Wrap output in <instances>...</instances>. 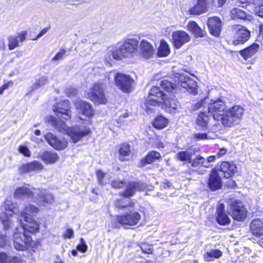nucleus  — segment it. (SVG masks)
<instances>
[{
  "label": "nucleus",
  "instance_id": "1",
  "mask_svg": "<svg viewBox=\"0 0 263 263\" xmlns=\"http://www.w3.org/2000/svg\"><path fill=\"white\" fill-rule=\"evenodd\" d=\"M53 110L58 119L49 116L47 117V121L59 132L68 135L74 143L90 134V129L86 126H75L70 128L61 120V119L67 120L71 116L70 102L68 100L61 101L57 105L53 106Z\"/></svg>",
  "mask_w": 263,
  "mask_h": 263
},
{
  "label": "nucleus",
  "instance_id": "2",
  "mask_svg": "<svg viewBox=\"0 0 263 263\" xmlns=\"http://www.w3.org/2000/svg\"><path fill=\"white\" fill-rule=\"evenodd\" d=\"M14 197L16 199H26L40 205L51 203L53 201L52 195L47 193L45 190L33 188L29 185L17 188Z\"/></svg>",
  "mask_w": 263,
  "mask_h": 263
},
{
  "label": "nucleus",
  "instance_id": "3",
  "mask_svg": "<svg viewBox=\"0 0 263 263\" xmlns=\"http://www.w3.org/2000/svg\"><path fill=\"white\" fill-rule=\"evenodd\" d=\"M139 45L137 39L131 37L126 39L119 47L109 51L112 58L121 60L123 58H130L137 53Z\"/></svg>",
  "mask_w": 263,
  "mask_h": 263
},
{
  "label": "nucleus",
  "instance_id": "4",
  "mask_svg": "<svg viewBox=\"0 0 263 263\" xmlns=\"http://www.w3.org/2000/svg\"><path fill=\"white\" fill-rule=\"evenodd\" d=\"M108 81L111 77L114 78L115 85L122 91L129 93L134 89L135 81L129 75L122 73H115L110 71L104 76Z\"/></svg>",
  "mask_w": 263,
  "mask_h": 263
},
{
  "label": "nucleus",
  "instance_id": "5",
  "mask_svg": "<svg viewBox=\"0 0 263 263\" xmlns=\"http://www.w3.org/2000/svg\"><path fill=\"white\" fill-rule=\"evenodd\" d=\"M141 218V215L138 212L128 210V212L116 216L115 220L117 223H114L113 227L114 228H118L117 223L122 225L134 226L139 222Z\"/></svg>",
  "mask_w": 263,
  "mask_h": 263
},
{
  "label": "nucleus",
  "instance_id": "6",
  "mask_svg": "<svg viewBox=\"0 0 263 263\" xmlns=\"http://www.w3.org/2000/svg\"><path fill=\"white\" fill-rule=\"evenodd\" d=\"M105 85L103 82H97L93 85L89 92L88 98L94 103L98 104H105L107 100L104 92Z\"/></svg>",
  "mask_w": 263,
  "mask_h": 263
},
{
  "label": "nucleus",
  "instance_id": "7",
  "mask_svg": "<svg viewBox=\"0 0 263 263\" xmlns=\"http://www.w3.org/2000/svg\"><path fill=\"white\" fill-rule=\"evenodd\" d=\"M17 231L13 235L14 247L17 250L24 251L28 247L32 238L26 234V232H22L18 228Z\"/></svg>",
  "mask_w": 263,
  "mask_h": 263
},
{
  "label": "nucleus",
  "instance_id": "8",
  "mask_svg": "<svg viewBox=\"0 0 263 263\" xmlns=\"http://www.w3.org/2000/svg\"><path fill=\"white\" fill-rule=\"evenodd\" d=\"M19 220L22 225L19 229L22 231L26 232V233H35L39 231V225L31 217L26 216L25 214H22V218Z\"/></svg>",
  "mask_w": 263,
  "mask_h": 263
},
{
  "label": "nucleus",
  "instance_id": "9",
  "mask_svg": "<svg viewBox=\"0 0 263 263\" xmlns=\"http://www.w3.org/2000/svg\"><path fill=\"white\" fill-rule=\"evenodd\" d=\"M231 215L234 219L243 221L247 217V210L242 202L235 200L231 202Z\"/></svg>",
  "mask_w": 263,
  "mask_h": 263
},
{
  "label": "nucleus",
  "instance_id": "10",
  "mask_svg": "<svg viewBox=\"0 0 263 263\" xmlns=\"http://www.w3.org/2000/svg\"><path fill=\"white\" fill-rule=\"evenodd\" d=\"M225 109L224 102L221 99L213 101L208 105L209 114H211L213 119L217 121H219L220 117Z\"/></svg>",
  "mask_w": 263,
  "mask_h": 263
},
{
  "label": "nucleus",
  "instance_id": "11",
  "mask_svg": "<svg viewBox=\"0 0 263 263\" xmlns=\"http://www.w3.org/2000/svg\"><path fill=\"white\" fill-rule=\"evenodd\" d=\"M166 94L159 87H153L149 91L145 105L148 107L149 105L155 106L158 104L162 102L163 96Z\"/></svg>",
  "mask_w": 263,
  "mask_h": 263
},
{
  "label": "nucleus",
  "instance_id": "12",
  "mask_svg": "<svg viewBox=\"0 0 263 263\" xmlns=\"http://www.w3.org/2000/svg\"><path fill=\"white\" fill-rule=\"evenodd\" d=\"M161 103L162 104V108L170 113L175 112L179 106V102L172 93L164 95Z\"/></svg>",
  "mask_w": 263,
  "mask_h": 263
},
{
  "label": "nucleus",
  "instance_id": "13",
  "mask_svg": "<svg viewBox=\"0 0 263 263\" xmlns=\"http://www.w3.org/2000/svg\"><path fill=\"white\" fill-rule=\"evenodd\" d=\"M178 85L186 89L191 93L196 95L197 93V82L187 76L180 75Z\"/></svg>",
  "mask_w": 263,
  "mask_h": 263
},
{
  "label": "nucleus",
  "instance_id": "14",
  "mask_svg": "<svg viewBox=\"0 0 263 263\" xmlns=\"http://www.w3.org/2000/svg\"><path fill=\"white\" fill-rule=\"evenodd\" d=\"M146 187V185L141 181L130 182L126 186L125 190L120 195L125 198H129L133 196L136 192L144 191Z\"/></svg>",
  "mask_w": 263,
  "mask_h": 263
},
{
  "label": "nucleus",
  "instance_id": "15",
  "mask_svg": "<svg viewBox=\"0 0 263 263\" xmlns=\"http://www.w3.org/2000/svg\"><path fill=\"white\" fill-rule=\"evenodd\" d=\"M236 169L237 167L233 163L223 161L216 170L221 177L229 178L235 173Z\"/></svg>",
  "mask_w": 263,
  "mask_h": 263
},
{
  "label": "nucleus",
  "instance_id": "16",
  "mask_svg": "<svg viewBox=\"0 0 263 263\" xmlns=\"http://www.w3.org/2000/svg\"><path fill=\"white\" fill-rule=\"evenodd\" d=\"M172 40L174 47L179 49L191 40V37L184 31L178 30L173 33Z\"/></svg>",
  "mask_w": 263,
  "mask_h": 263
},
{
  "label": "nucleus",
  "instance_id": "17",
  "mask_svg": "<svg viewBox=\"0 0 263 263\" xmlns=\"http://www.w3.org/2000/svg\"><path fill=\"white\" fill-rule=\"evenodd\" d=\"M48 144L57 150H62L67 146V142L64 139H59L51 133H48L44 136Z\"/></svg>",
  "mask_w": 263,
  "mask_h": 263
},
{
  "label": "nucleus",
  "instance_id": "18",
  "mask_svg": "<svg viewBox=\"0 0 263 263\" xmlns=\"http://www.w3.org/2000/svg\"><path fill=\"white\" fill-rule=\"evenodd\" d=\"M207 25L210 33L218 37L221 31L222 22L217 16L210 17L208 18Z\"/></svg>",
  "mask_w": 263,
  "mask_h": 263
},
{
  "label": "nucleus",
  "instance_id": "19",
  "mask_svg": "<svg viewBox=\"0 0 263 263\" xmlns=\"http://www.w3.org/2000/svg\"><path fill=\"white\" fill-rule=\"evenodd\" d=\"M74 105L79 112L87 118H90L93 116L92 108L89 103L82 100H77L75 101Z\"/></svg>",
  "mask_w": 263,
  "mask_h": 263
},
{
  "label": "nucleus",
  "instance_id": "20",
  "mask_svg": "<svg viewBox=\"0 0 263 263\" xmlns=\"http://www.w3.org/2000/svg\"><path fill=\"white\" fill-rule=\"evenodd\" d=\"M140 54L146 59H151L154 55L155 49L152 44L145 40H142L139 44Z\"/></svg>",
  "mask_w": 263,
  "mask_h": 263
},
{
  "label": "nucleus",
  "instance_id": "21",
  "mask_svg": "<svg viewBox=\"0 0 263 263\" xmlns=\"http://www.w3.org/2000/svg\"><path fill=\"white\" fill-rule=\"evenodd\" d=\"M236 28L237 29L236 39L233 41V44L237 45L248 41L250 38V32L245 27L237 26Z\"/></svg>",
  "mask_w": 263,
  "mask_h": 263
},
{
  "label": "nucleus",
  "instance_id": "22",
  "mask_svg": "<svg viewBox=\"0 0 263 263\" xmlns=\"http://www.w3.org/2000/svg\"><path fill=\"white\" fill-rule=\"evenodd\" d=\"M221 177L216 168L212 171L208 180V186L212 191H216L221 187Z\"/></svg>",
  "mask_w": 263,
  "mask_h": 263
},
{
  "label": "nucleus",
  "instance_id": "23",
  "mask_svg": "<svg viewBox=\"0 0 263 263\" xmlns=\"http://www.w3.org/2000/svg\"><path fill=\"white\" fill-rule=\"evenodd\" d=\"M208 0H197L196 4L189 10L191 14L200 15L205 13L208 9Z\"/></svg>",
  "mask_w": 263,
  "mask_h": 263
},
{
  "label": "nucleus",
  "instance_id": "24",
  "mask_svg": "<svg viewBox=\"0 0 263 263\" xmlns=\"http://www.w3.org/2000/svg\"><path fill=\"white\" fill-rule=\"evenodd\" d=\"M216 221L220 225H227L230 223V219L225 212L224 204L220 203L216 210Z\"/></svg>",
  "mask_w": 263,
  "mask_h": 263
},
{
  "label": "nucleus",
  "instance_id": "25",
  "mask_svg": "<svg viewBox=\"0 0 263 263\" xmlns=\"http://www.w3.org/2000/svg\"><path fill=\"white\" fill-rule=\"evenodd\" d=\"M219 120H220L221 124L224 127H228L234 126L239 123V121L236 120L233 115L228 114L227 110L222 114Z\"/></svg>",
  "mask_w": 263,
  "mask_h": 263
},
{
  "label": "nucleus",
  "instance_id": "26",
  "mask_svg": "<svg viewBox=\"0 0 263 263\" xmlns=\"http://www.w3.org/2000/svg\"><path fill=\"white\" fill-rule=\"evenodd\" d=\"M39 158L46 164H52L59 159L57 153L51 151H46L40 156Z\"/></svg>",
  "mask_w": 263,
  "mask_h": 263
},
{
  "label": "nucleus",
  "instance_id": "27",
  "mask_svg": "<svg viewBox=\"0 0 263 263\" xmlns=\"http://www.w3.org/2000/svg\"><path fill=\"white\" fill-rule=\"evenodd\" d=\"M26 34V32H22L17 36L15 35L10 36L8 39L9 49L13 50L18 46L20 42H23L25 40Z\"/></svg>",
  "mask_w": 263,
  "mask_h": 263
},
{
  "label": "nucleus",
  "instance_id": "28",
  "mask_svg": "<svg viewBox=\"0 0 263 263\" xmlns=\"http://www.w3.org/2000/svg\"><path fill=\"white\" fill-rule=\"evenodd\" d=\"M250 230L254 235H263V221L261 219L253 220L250 224Z\"/></svg>",
  "mask_w": 263,
  "mask_h": 263
},
{
  "label": "nucleus",
  "instance_id": "29",
  "mask_svg": "<svg viewBox=\"0 0 263 263\" xmlns=\"http://www.w3.org/2000/svg\"><path fill=\"white\" fill-rule=\"evenodd\" d=\"M188 30L192 32L196 37H202L206 34L205 31L202 30L194 21H190L187 25Z\"/></svg>",
  "mask_w": 263,
  "mask_h": 263
},
{
  "label": "nucleus",
  "instance_id": "30",
  "mask_svg": "<svg viewBox=\"0 0 263 263\" xmlns=\"http://www.w3.org/2000/svg\"><path fill=\"white\" fill-rule=\"evenodd\" d=\"M210 117L205 112L200 113L196 119L197 128L199 129H204L208 127Z\"/></svg>",
  "mask_w": 263,
  "mask_h": 263
},
{
  "label": "nucleus",
  "instance_id": "31",
  "mask_svg": "<svg viewBox=\"0 0 263 263\" xmlns=\"http://www.w3.org/2000/svg\"><path fill=\"white\" fill-rule=\"evenodd\" d=\"M231 17L233 19H241L250 20L251 15L244 10L239 8H233L231 11Z\"/></svg>",
  "mask_w": 263,
  "mask_h": 263
},
{
  "label": "nucleus",
  "instance_id": "32",
  "mask_svg": "<svg viewBox=\"0 0 263 263\" xmlns=\"http://www.w3.org/2000/svg\"><path fill=\"white\" fill-rule=\"evenodd\" d=\"M11 216L12 214L8 213V212L6 211L3 207L0 209V219L5 230H8L11 227L12 222L10 220Z\"/></svg>",
  "mask_w": 263,
  "mask_h": 263
},
{
  "label": "nucleus",
  "instance_id": "33",
  "mask_svg": "<svg viewBox=\"0 0 263 263\" xmlns=\"http://www.w3.org/2000/svg\"><path fill=\"white\" fill-rule=\"evenodd\" d=\"M228 114H230L237 120L238 121H240L243 114L244 109L240 105H234L232 107H231L229 109H227Z\"/></svg>",
  "mask_w": 263,
  "mask_h": 263
},
{
  "label": "nucleus",
  "instance_id": "34",
  "mask_svg": "<svg viewBox=\"0 0 263 263\" xmlns=\"http://www.w3.org/2000/svg\"><path fill=\"white\" fill-rule=\"evenodd\" d=\"M258 47V44L256 43L253 44L250 47L241 50L240 51V54L245 60H247L255 54Z\"/></svg>",
  "mask_w": 263,
  "mask_h": 263
},
{
  "label": "nucleus",
  "instance_id": "35",
  "mask_svg": "<svg viewBox=\"0 0 263 263\" xmlns=\"http://www.w3.org/2000/svg\"><path fill=\"white\" fill-rule=\"evenodd\" d=\"M130 153V146L126 144H122L119 149L118 158L121 161L128 160Z\"/></svg>",
  "mask_w": 263,
  "mask_h": 263
},
{
  "label": "nucleus",
  "instance_id": "36",
  "mask_svg": "<svg viewBox=\"0 0 263 263\" xmlns=\"http://www.w3.org/2000/svg\"><path fill=\"white\" fill-rule=\"evenodd\" d=\"M170 53V48L165 41L161 40L160 44L158 49L157 55L159 57H165Z\"/></svg>",
  "mask_w": 263,
  "mask_h": 263
},
{
  "label": "nucleus",
  "instance_id": "37",
  "mask_svg": "<svg viewBox=\"0 0 263 263\" xmlns=\"http://www.w3.org/2000/svg\"><path fill=\"white\" fill-rule=\"evenodd\" d=\"M160 157L159 153L156 151H151L142 160L141 163L143 165L151 164L155 161L158 160Z\"/></svg>",
  "mask_w": 263,
  "mask_h": 263
},
{
  "label": "nucleus",
  "instance_id": "38",
  "mask_svg": "<svg viewBox=\"0 0 263 263\" xmlns=\"http://www.w3.org/2000/svg\"><path fill=\"white\" fill-rule=\"evenodd\" d=\"M3 208L6 211L11 212L14 214L17 215L19 213L17 204L8 199L5 201V205Z\"/></svg>",
  "mask_w": 263,
  "mask_h": 263
},
{
  "label": "nucleus",
  "instance_id": "39",
  "mask_svg": "<svg viewBox=\"0 0 263 263\" xmlns=\"http://www.w3.org/2000/svg\"><path fill=\"white\" fill-rule=\"evenodd\" d=\"M167 124V119L162 116L156 118L153 121L154 126L157 129H162L165 127Z\"/></svg>",
  "mask_w": 263,
  "mask_h": 263
},
{
  "label": "nucleus",
  "instance_id": "40",
  "mask_svg": "<svg viewBox=\"0 0 263 263\" xmlns=\"http://www.w3.org/2000/svg\"><path fill=\"white\" fill-rule=\"evenodd\" d=\"M222 255V252L219 250H211L204 255L205 261H211L213 258H219Z\"/></svg>",
  "mask_w": 263,
  "mask_h": 263
},
{
  "label": "nucleus",
  "instance_id": "41",
  "mask_svg": "<svg viewBox=\"0 0 263 263\" xmlns=\"http://www.w3.org/2000/svg\"><path fill=\"white\" fill-rule=\"evenodd\" d=\"M39 208L36 206L32 204L27 205L24 211L21 212V218H22V214H25L26 216L31 217L35 215L39 212Z\"/></svg>",
  "mask_w": 263,
  "mask_h": 263
},
{
  "label": "nucleus",
  "instance_id": "42",
  "mask_svg": "<svg viewBox=\"0 0 263 263\" xmlns=\"http://www.w3.org/2000/svg\"><path fill=\"white\" fill-rule=\"evenodd\" d=\"M115 205L117 208L123 209L127 207H132L133 203L130 200L127 199L124 197V198L116 200Z\"/></svg>",
  "mask_w": 263,
  "mask_h": 263
},
{
  "label": "nucleus",
  "instance_id": "43",
  "mask_svg": "<svg viewBox=\"0 0 263 263\" xmlns=\"http://www.w3.org/2000/svg\"><path fill=\"white\" fill-rule=\"evenodd\" d=\"M193 157V153L189 151H182L178 153L177 158L182 161H187L189 163Z\"/></svg>",
  "mask_w": 263,
  "mask_h": 263
},
{
  "label": "nucleus",
  "instance_id": "44",
  "mask_svg": "<svg viewBox=\"0 0 263 263\" xmlns=\"http://www.w3.org/2000/svg\"><path fill=\"white\" fill-rule=\"evenodd\" d=\"M160 85L163 89L167 91V94L171 93V92L174 90L176 87V85L175 84H173L166 80L162 81L161 82Z\"/></svg>",
  "mask_w": 263,
  "mask_h": 263
},
{
  "label": "nucleus",
  "instance_id": "45",
  "mask_svg": "<svg viewBox=\"0 0 263 263\" xmlns=\"http://www.w3.org/2000/svg\"><path fill=\"white\" fill-rule=\"evenodd\" d=\"M29 173L33 171H41L44 168L43 165L39 161H34L28 163Z\"/></svg>",
  "mask_w": 263,
  "mask_h": 263
},
{
  "label": "nucleus",
  "instance_id": "46",
  "mask_svg": "<svg viewBox=\"0 0 263 263\" xmlns=\"http://www.w3.org/2000/svg\"><path fill=\"white\" fill-rule=\"evenodd\" d=\"M204 162L205 158L204 157L197 156L193 159L192 158L190 163L193 167L204 166Z\"/></svg>",
  "mask_w": 263,
  "mask_h": 263
},
{
  "label": "nucleus",
  "instance_id": "47",
  "mask_svg": "<svg viewBox=\"0 0 263 263\" xmlns=\"http://www.w3.org/2000/svg\"><path fill=\"white\" fill-rule=\"evenodd\" d=\"M259 1L256 0L255 4V5H257L255 7V12L258 16L263 17V0H261L262 2H260Z\"/></svg>",
  "mask_w": 263,
  "mask_h": 263
},
{
  "label": "nucleus",
  "instance_id": "48",
  "mask_svg": "<svg viewBox=\"0 0 263 263\" xmlns=\"http://www.w3.org/2000/svg\"><path fill=\"white\" fill-rule=\"evenodd\" d=\"M47 83V77L46 76H43L36 81L35 84H34V89H37L41 86L46 84Z\"/></svg>",
  "mask_w": 263,
  "mask_h": 263
},
{
  "label": "nucleus",
  "instance_id": "49",
  "mask_svg": "<svg viewBox=\"0 0 263 263\" xmlns=\"http://www.w3.org/2000/svg\"><path fill=\"white\" fill-rule=\"evenodd\" d=\"M18 151L25 157H29L31 156L30 150L26 146L21 145L18 148Z\"/></svg>",
  "mask_w": 263,
  "mask_h": 263
},
{
  "label": "nucleus",
  "instance_id": "50",
  "mask_svg": "<svg viewBox=\"0 0 263 263\" xmlns=\"http://www.w3.org/2000/svg\"><path fill=\"white\" fill-rule=\"evenodd\" d=\"M80 242L81 243L77 246V250L81 252L84 253L87 250V246L82 238L80 239Z\"/></svg>",
  "mask_w": 263,
  "mask_h": 263
},
{
  "label": "nucleus",
  "instance_id": "51",
  "mask_svg": "<svg viewBox=\"0 0 263 263\" xmlns=\"http://www.w3.org/2000/svg\"><path fill=\"white\" fill-rule=\"evenodd\" d=\"M111 185L114 189H121L125 185V182L123 181L114 180L111 182Z\"/></svg>",
  "mask_w": 263,
  "mask_h": 263
},
{
  "label": "nucleus",
  "instance_id": "52",
  "mask_svg": "<svg viewBox=\"0 0 263 263\" xmlns=\"http://www.w3.org/2000/svg\"><path fill=\"white\" fill-rule=\"evenodd\" d=\"M18 173L19 174L29 173L28 164H22L18 168Z\"/></svg>",
  "mask_w": 263,
  "mask_h": 263
},
{
  "label": "nucleus",
  "instance_id": "53",
  "mask_svg": "<svg viewBox=\"0 0 263 263\" xmlns=\"http://www.w3.org/2000/svg\"><path fill=\"white\" fill-rule=\"evenodd\" d=\"M66 52V50L65 49H61L60 51H59L55 56L52 58V61H59L63 59L64 55Z\"/></svg>",
  "mask_w": 263,
  "mask_h": 263
},
{
  "label": "nucleus",
  "instance_id": "54",
  "mask_svg": "<svg viewBox=\"0 0 263 263\" xmlns=\"http://www.w3.org/2000/svg\"><path fill=\"white\" fill-rule=\"evenodd\" d=\"M10 257L5 253H0V263H9Z\"/></svg>",
  "mask_w": 263,
  "mask_h": 263
},
{
  "label": "nucleus",
  "instance_id": "55",
  "mask_svg": "<svg viewBox=\"0 0 263 263\" xmlns=\"http://www.w3.org/2000/svg\"><path fill=\"white\" fill-rule=\"evenodd\" d=\"M7 239L6 234H0V247L3 248L7 244Z\"/></svg>",
  "mask_w": 263,
  "mask_h": 263
},
{
  "label": "nucleus",
  "instance_id": "56",
  "mask_svg": "<svg viewBox=\"0 0 263 263\" xmlns=\"http://www.w3.org/2000/svg\"><path fill=\"white\" fill-rule=\"evenodd\" d=\"M74 232L72 229H68L65 233L63 234V237L65 238L70 239L73 237Z\"/></svg>",
  "mask_w": 263,
  "mask_h": 263
},
{
  "label": "nucleus",
  "instance_id": "57",
  "mask_svg": "<svg viewBox=\"0 0 263 263\" xmlns=\"http://www.w3.org/2000/svg\"><path fill=\"white\" fill-rule=\"evenodd\" d=\"M256 0H238L236 2V5L240 6L241 4H255Z\"/></svg>",
  "mask_w": 263,
  "mask_h": 263
},
{
  "label": "nucleus",
  "instance_id": "58",
  "mask_svg": "<svg viewBox=\"0 0 263 263\" xmlns=\"http://www.w3.org/2000/svg\"><path fill=\"white\" fill-rule=\"evenodd\" d=\"M216 156H211L208 157L206 161L205 160L204 167H209L210 165L209 163L214 162L215 160Z\"/></svg>",
  "mask_w": 263,
  "mask_h": 263
},
{
  "label": "nucleus",
  "instance_id": "59",
  "mask_svg": "<svg viewBox=\"0 0 263 263\" xmlns=\"http://www.w3.org/2000/svg\"><path fill=\"white\" fill-rule=\"evenodd\" d=\"M96 174L100 184H103L104 183L103 182V179L105 176L104 173H103L101 171L98 170L97 171Z\"/></svg>",
  "mask_w": 263,
  "mask_h": 263
},
{
  "label": "nucleus",
  "instance_id": "60",
  "mask_svg": "<svg viewBox=\"0 0 263 263\" xmlns=\"http://www.w3.org/2000/svg\"><path fill=\"white\" fill-rule=\"evenodd\" d=\"M128 116V114L126 111H124L122 114H121L118 119V122L119 123H122L124 121V119L127 118Z\"/></svg>",
  "mask_w": 263,
  "mask_h": 263
},
{
  "label": "nucleus",
  "instance_id": "61",
  "mask_svg": "<svg viewBox=\"0 0 263 263\" xmlns=\"http://www.w3.org/2000/svg\"><path fill=\"white\" fill-rule=\"evenodd\" d=\"M194 137L198 140H204L208 138V135L205 133H197L194 135Z\"/></svg>",
  "mask_w": 263,
  "mask_h": 263
},
{
  "label": "nucleus",
  "instance_id": "62",
  "mask_svg": "<svg viewBox=\"0 0 263 263\" xmlns=\"http://www.w3.org/2000/svg\"><path fill=\"white\" fill-rule=\"evenodd\" d=\"M9 263H23L22 259L18 257L11 256Z\"/></svg>",
  "mask_w": 263,
  "mask_h": 263
},
{
  "label": "nucleus",
  "instance_id": "63",
  "mask_svg": "<svg viewBox=\"0 0 263 263\" xmlns=\"http://www.w3.org/2000/svg\"><path fill=\"white\" fill-rule=\"evenodd\" d=\"M77 90L73 88H70L68 90H67L66 93L68 97H71L72 96H74L77 94Z\"/></svg>",
  "mask_w": 263,
  "mask_h": 263
},
{
  "label": "nucleus",
  "instance_id": "64",
  "mask_svg": "<svg viewBox=\"0 0 263 263\" xmlns=\"http://www.w3.org/2000/svg\"><path fill=\"white\" fill-rule=\"evenodd\" d=\"M227 149L226 148H221L219 149V152L217 154L218 158H220L224 156L227 152Z\"/></svg>",
  "mask_w": 263,
  "mask_h": 263
}]
</instances>
